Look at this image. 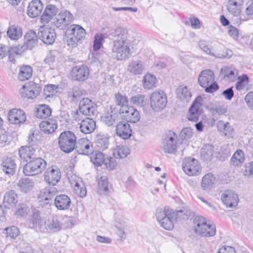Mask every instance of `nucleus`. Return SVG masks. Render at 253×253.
Masks as SVG:
<instances>
[{"label": "nucleus", "mask_w": 253, "mask_h": 253, "mask_svg": "<svg viewBox=\"0 0 253 253\" xmlns=\"http://www.w3.org/2000/svg\"><path fill=\"white\" fill-rule=\"evenodd\" d=\"M150 106L155 112L163 110L167 104V98L165 92L162 90L153 92L150 95Z\"/></svg>", "instance_id": "6e6552de"}, {"label": "nucleus", "mask_w": 253, "mask_h": 253, "mask_svg": "<svg viewBox=\"0 0 253 253\" xmlns=\"http://www.w3.org/2000/svg\"><path fill=\"white\" fill-rule=\"evenodd\" d=\"M75 149L79 154L88 155L92 152V147L86 139H81L76 144Z\"/></svg>", "instance_id": "cd10ccee"}, {"label": "nucleus", "mask_w": 253, "mask_h": 253, "mask_svg": "<svg viewBox=\"0 0 253 253\" xmlns=\"http://www.w3.org/2000/svg\"><path fill=\"white\" fill-rule=\"evenodd\" d=\"M54 204L55 207L60 211H65L69 209L71 205L70 197L65 194H60L54 198Z\"/></svg>", "instance_id": "393cba45"}, {"label": "nucleus", "mask_w": 253, "mask_h": 253, "mask_svg": "<svg viewBox=\"0 0 253 253\" xmlns=\"http://www.w3.org/2000/svg\"><path fill=\"white\" fill-rule=\"evenodd\" d=\"M221 200L223 204L229 208H234L238 205V196L232 190H226L222 193Z\"/></svg>", "instance_id": "aec40b11"}, {"label": "nucleus", "mask_w": 253, "mask_h": 253, "mask_svg": "<svg viewBox=\"0 0 253 253\" xmlns=\"http://www.w3.org/2000/svg\"><path fill=\"white\" fill-rule=\"evenodd\" d=\"M1 170L5 174L13 175L15 172V164L14 161L10 158L2 160L1 164Z\"/></svg>", "instance_id": "e433bc0d"}, {"label": "nucleus", "mask_w": 253, "mask_h": 253, "mask_svg": "<svg viewBox=\"0 0 253 253\" xmlns=\"http://www.w3.org/2000/svg\"><path fill=\"white\" fill-rule=\"evenodd\" d=\"M245 156L244 152L241 150H237L231 159V164L235 166H240L244 162Z\"/></svg>", "instance_id": "4d7b16f0"}, {"label": "nucleus", "mask_w": 253, "mask_h": 253, "mask_svg": "<svg viewBox=\"0 0 253 253\" xmlns=\"http://www.w3.org/2000/svg\"><path fill=\"white\" fill-rule=\"evenodd\" d=\"M38 37L43 43L50 45L54 42L56 35L53 29L43 26L39 28Z\"/></svg>", "instance_id": "2eb2a0df"}, {"label": "nucleus", "mask_w": 253, "mask_h": 253, "mask_svg": "<svg viewBox=\"0 0 253 253\" xmlns=\"http://www.w3.org/2000/svg\"><path fill=\"white\" fill-rule=\"evenodd\" d=\"M41 91L40 85L38 84L30 82L25 84L19 89L21 97L27 99L36 98Z\"/></svg>", "instance_id": "9b49d317"}, {"label": "nucleus", "mask_w": 253, "mask_h": 253, "mask_svg": "<svg viewBox=\"0 0 253 253\" xmlns=\"http://www.w3.org/2000/svg\"><path fill=\"white\" fill-rule=\"evenodd\" d=\"M156 78L154 75L148 73L144 76L143 85L145 89H152L156 86Z\"/></svg>", "instance_id": "3c124183"}, {"label": "nucleus", "mask_w": 253, "mask_h": 253, "mask_svg": "<svg viewBox=\"0 0 253 253\" xmlns=\"http://www.w3.org/2000/svg\"><path fill=\"white\" fill-rule=\"evenodd\" d=\"M116 131L117 135L124 139L129 138L132 135V129L129 124L124 121L117 124Z\"/></svg>", "instance_id": "4be33fe9"}, {"label": "nucleus", "mask_w": 253, "mask_h": 253, "mask_svg": "<svg viewBox=\"0 0 253 253\" xmlns=\"http://www.w3.org/2000/svg\"><path fill=\"white\" fill-rule=\"evenodd\" d=\"M73 20V15L67 10L61 11L51 21V24L60 30L65 29Z\"/></svg>", "instance_id": "1a4fd4ad"}, {"label": "nucleus", "mask_w": 253, "mask_h": 253, "mask_svg": "<svg viewBox=\"0 0 253 253\" xmlns=\"http://www.w3.org/2000/svg\"><path fill=\"white\" fill-rule=\"evenodd\" d=\"M111 35L114 38L113 42L130 41L128 38L127 30L124 27H118L111 32Z\"/></svg>", "instance_id": "c85d7f7f"}, {"label": "nucleus", "mask_w": 253, "mask_h": 253, "mask_svg": "<svg viewBox=\"0 0 253 253\" xmlns=\"http://www.w3.org/2000/svg\"><path fill=\"white\" fill-rule=\"evenodd\" d=\"M195 232L200 236L204 237L213 236L215 234L214 224L208 223L207 220L202 216H198L195 218Z\"/></svg>", "instance_id": "39448f33"}, {"label": "nucleus", "mask_w": 253, "mask_h": 253, "mask_svg": "<svg viewBox=\"0 0 253 253\" xmlns=\"http://www.w3.org/2000/svg\"><path fill=\"white\" fill-rule=\"evenodd\" d=\"M198 83L208 93H212L219 88L217 83L214 82V73L210 69L204 70L200 72L198 77Z\"/></svg>", "instance_id": "7ed1b4c3"}, {"label": "nucleus", "mask_w": 253, "mask_h": 253, "mask_svg": "<svg viewBox=\"0 0 253 253\" xmlns=\"http://www.w3.org/2000/svg\"><path fill=\"white\" fill-rule=\"evenodd\" d=\"M215 181L216 178L211 173H207L202 178L201 187L204 190H210L214 187Z\"/></svg>", "instance_id": "58836bf2"}, {"label": "nucleus", "mask_w": 253, "mask_h": 253, "mask_svg": "<svg viewBox=\"0 0 253 253\" xmlns=\"http://www.w3.org/2000/svg\"><path fill=\"white\" fill-rule=\"evenodd\" d=\"M243 4V0H229L227 5V10L234 16H238L241 14Z\"/></svg>", "instance_id": "2f4dec72"}, {"label": "nucleus", "mask_w": 253, "mask_h": 253, "mask_svg": "<svg viewBox=\"0 0 253 253\" xmlns=\"http://www.w3.org/2000/svg\"><path fill=\"white\" fill-rule=\"evenodd\" d=\"M58 190L54 186H47L40 191V197L43 200L47 201L46 204L49 203L54 197L57 194Z\"/></svg>", "instance_id": "f704fd0d"}, {"label": "nucleus", "mask_w": 253, "mask_h": 253, "mask_svg": "<svg viewBox=\"0 0 253 253\" xmlns=\"http://www.w3.org/2000/svg\"><path fill=\"white\" fill-rule=\"evenodd\" d=\"M58 12V8L54 5L49 4L46 6L41 16V22L43 24L48 23Z\"/></svg>", "instance_id": "412c9836"}, {"label": "nucleus", "mask_w": 253, "mask_h": 253, "mask_svg": "<svg viewBox=\"0 0 253 253\" xmlns=\"http://www.w3.org/2000/svg\"><path fill=\"white\" fill-rule=\"evenodd\" d=\"M45 224L46 220L42 218L40 211L33 209L30 215L29 226L37 232L44 233Z\"/></svg>", "instance_id": "9d476101"}, {"label": "nucleus", "mask_w": 253, "mask_h": 253, "mask_svg": "<svg viewBox=\"0 0 253 253\" xmlns=\"http://www.w3.org/2000/svg\"><path fill=\"white\" fill-rule=\"evenodd\" d=\"M177 136L173 131H169L164 139L163 149L165 153L173 154L177 149Z\"/></svg>", "instance_id": "ddd939ff"}, {"label": "nucleus", "mask_w": 253, "mask_h": 253, "mask_svg": "<svg viewBox=\"0 0 253 253\" xmlns=\"http://www.w3.org/2000/svg\"><path fill=\"white\" fill-rule=\"evenodd\" d=\"M26 119L24 111L21 109H13L8 113V120L13 124L24 123Z\"/></svg>", "instance_id": "a878e982"}, {"label": "nucleus", "mask_w": 253, "mask_h": 253, "mask_svg": "<svg viewBox=\"0 0 253 253\" xmlns=\"http://www.w3.org/2000/svg\"><path fill=\"white\" fill-rule=\"evenodd\" d=\"M70 183L74 186V190L76 193L80 197H84L86 194V190L85 187L79 178H77V180H75L72 182V180H70Z\"/></svg>", "instance_id": "49530a36"}, {"label": "nucleus", "mask_w": 253, "mask_h": 253, "mask_svg": "<svg viewBox=\"0 0 253 253\" xmlns=\"http://www.w3.org/2000/svg\"><path fill=\"white\" fill-rule=\"evenodd\" d=\"M118 111H115V108L111 106L103 116L102 117V121L108 126H113L118 117Z\"/></svg>", "instance_id": "c9c22d12"}, {"label": "nucleus", "mask_w": 253, "mask_h": 253, "mask_svg": "<svg viewBox=\"0 0 253 253\" xmlns=\"http://www.w3.org/2000/svg\"><path fill=\"white\" fill-rule=\"evenodd\" d=\"M57 87V86L54 84H48L45 86L43 91V95L44 99L47 101H50L51 99H53L56 96Z\"/></svg>", "instance_id": "c03bdc74"}, {"label": "nucleus", "mask_w": 253, "mask_h": 253, "mask_svg": "<svg viewBox=\"0 0 253 253\" xmlns=\"http://www.w3.org/2000/svg\"><path fill=\"white\" fill-rule=\"evenodd\" d=\"M193 134V129L191 127H187L181 130L179 136L182 139H188L192 137Z\"/></svg>", "instance_id": "774afa93"}, {"label": "nucleus", "mask_w": 253, "mask_h": 253, "mask_svg": "<svg viewBox=\"0 0 253 253\" xmlns=\"http://www.w3.org/2000/svg\"><path fill=\"white\" fill-rule=\"evenodd\" d=\"M32 146H26L22 147L19 150L20 158L24 161L27 162L29 160H32L36 157L37 149Z\"/></svg>", "instance_id": "bb28decb"}, {"label": "nucleus", "mask_w": 253, "mask_h": 253, "mask_svg": "<svg viewBox=\"0 0 253 253\" xmlns=\"http://www.w3.org/2000/svg\"><path fill=\"white\" fill-rule=\"evenodd\" d=\"M32 69L30 66H23L20 69L18 79L22 81L27 80L32 76Z\"/></svg>", "instance_id": "13d9d810"}, {"label": "nucleus", "mask_w": 253, "mask_h": 253, "mask_svg": "<svg viewBox=\"0 0 253 253\" xmlns=\"http://www.w3.org/2000/svg\"><path fill=\"white\" fill-rule=\"evenodd\" d=\"M127 70L133 75H140L144 70V66L140 60H133L129 63Z\"/></svg>", "instance_id": "ea45409f"}, {"label": "nucleus", "mask_w": 253, "mask_h": 253, "mask_svg": "<svg viewBox=\"0 0 253 253\" xmlns=\"http://www.w3.org/2000/svg\"><path fill=\"white\" fill-rule=\"evenodd\" d=\"M104 38V37L102 34H97L95 36L93 42V49L95 51L100 49Z\"/></svg>", "instance_id": "338daca9"}, {"label": "nucleus", "mask_w": 253, "mask_h": 253, "mask_svg": "<svg viewBox=\"0 0 253 253\" xmlns=\"http://www.w3.org/2000/svg\"><path fill=\"white\" fill-rule=\"evenodd\" d=\"M213 146L212 145L207 144L203 146L201 150V157L204 161L211 160L213 153Z\"/></svg>", "instance_id": "de8ad7c7"}, {"label": "nucleus", "mask_w": 253, "mask_h": 253, "mask_svg": "<svg viewBox=\"0 0 253 253\" xmlns=\"http://www.w3.org/2000/svg\"><path fill=\"white\" fill-rule=\"evenodd\" d=\"M51 110L49 107L45 104L40 105L37 108L36 116L40 119H46L50 116Z\"/></svg>", "instance_id": "5fc2aeb1"}, {"label": "nucleus", "mask_w": 253, "mask_h": 253, "mask_svg": "<svg viewBox=\"0 0 253 253\" xmlns=\"http://www.w3.org/2000/svg\"><path fill=\"white\" fill-rule=\"evenodd\" d=\"M57 127V125L56 121L53 120L43 121L40 124L41 130L47 134L52 133L54 132Z\"/></svg>", "instance_id": "79ce46f5"}, {"label": "nucleus", "mask_w": 253, "mask_h": 253, "mask_svg": "<svg viewBox=\"0 0 253 253\" xmlns=\"http://www.w3.org/2000/svg\"><path fill=\"white\" fill-rule=\"evenodd\" d=\"M43 4L40 0H33L27 7V14L31 18H35L40 15L43 9Z\"/></svg>", "instance_id": "b1692460"}, {"label": "nucleus", "mask_w": 253, "mask_h": 253, "mask_svg": "<svg viewBox=\"0 0 253 253\" xmlns=\"http://www.w3.org/2000/svg\"><path fill=\"white\" fill-rule=\"evenodd\" d=\"M95 110V104L88 98H84L80 102L79 110L77 111L75 119L80 120L78 116L80 113L84 115L93 114Z\"/></svg>", "instance_id": "4468645a"}, {"label": "nucleus", "mask_w": 253, "mask_h": 253, "mask_svg": "<svg viewBox=\"0 0 253 253\" xmlns=\"http://www.w3.org/2000/svg\"><path fill=\"white\" fill-rule=\"evenodd\" d=\"M83 94V91L78 86L70 88L68 92V97L72 102H76L79 100Z\"/></svg>", "instance_id": "8fccbe9b"}, {"label": "nucleus", "mask_w": 253, "mask_h": 253, "mask_svg": "<svg viewBox=\"0 0 253 253\" xmlns=\"http://www.w3.org/2000/svg\"><path fill=\"white\" fill-rule=\"evenodd\" d=\"M156 217L160 226L164 229L171 230L173 228V220L174 219H187L188 215L183 211L174 212L172 210L166 207L164 209L159 208L156 212Z\"/></svg>", "instance_id": "f257e3e1"}, {"label": "nucleus", "mask_w": 253, "mask_h": 253, "mask_svg": "<svg viewBox=\"0 0 253 253\" xmlns=\"http://www.w3.org/2000/svg\"><path fill=\"white\" fill-rule=\"evenodd\" d=\"M45 226L44 233L56 232L61 229L62 223L56 215H52L46 220Z\"/></svg>", "instance_id": "5701e85b"}, {"label": "nucleus", "mask_w": 253, "mask_h": 253, "mask_svg": "<svg viewBox=\"0 0 253 253\" xmlns=\"http://www.w3.org/2000/svg\"><path fill=\"white\" fill-rule=\"evenodd\" d=\"M95 143L97 147L102 150H104L108 146V138L104 135H98L97 136Z\"/></svg>", "instance_id": "bf43d9fd"}, {"label": "nucleus", "mask_w": 253, "mask_h": 253, "mask_svg": "<svg viewBox=\"0 0 253 253\" xmlns=\"http://www.w3.org/2000/svg\"><path fill=\"white\" fill-rule=\"evenodd\" d=\"M253 19V4H250L245 9L244 13L240 15V19L246 21Z\"/></svg>", "instance_id": "e2e57ef3"}, {"label": "nucleus", "mask_w": 253, "mask_h": 253, "mask_svg": "<svg viewBox=\"0 0 253 253\" xmlns=\"http://www.w3.org/2000/svg\"><path fill=\"white\" fill-rule=\"evenodd\" d=\"M17 202L18 196L15 191L9 190L5 193L3 201L5 208L10 209L14 206Z\"/></svg>", "instance_id": "72a5a7b5"}, {"label": "nucleus", "mask_w": 253, "mask_h": 253, "mask_svg": "<svg viewBox=\"0 0 253 253\" xmlns=\"http://www.w3.org/2000/svg\"><path fill=\"white\" fill-rule=\"evenodd\" d=\"M79 125L80 130L84 134L92 133L96 126L95 121L88 117L82 120Z\"/></svg>", "instance_id": "c756f323"}, {"label": "nucleus", "mask_w": 253, "mask_h": 253, "mask_svg": "<svg viewBox=\"0 0 253 253\" xmlns=\"http://www.w3.org/2000/svg\"><path fill=\"white\" fill-rule=\"evenodd\" d=\"M89 74V68L84 65L76 66L72 69V76L78 81H85L88 78Z\"/></svg>", "instance_id": "6ab92c4d"}, {"label": "nucleus", "mask_w": 253, "mask_h": 253, "mask_svg": "<svg viewBox=\"0 0 253 253\" xmlns=\"http://www.w3.org/2000/svg\"><path fill=\"white\" fill-rule=\"evenodd\" d=\"M177 98L183 102L189 101L191 97V93L187 87L183 85H180L176 91Z\"/></svg>", "instance_id": "37998d69"}, {"label": "nucleus", "mask_w": 253, "mask_h": 253, "mask_svg": "<svg viewBox=\"0 0 253 253\" xmlns=\"http://www.w3.org/2000/svg\"><path fill=\"white\" fill-rule=\"evenodd\" d=\"M42 134L38 129H32L28 137V143L31 145H36L42 140Z\"/></svg>", "instance_id": "09e8293b"}, {"label": "nucleus", "mask_w": 253, "mask_h": 253, "mask_svg": "<svg viewBox=\"0 0 253 253\" xmlns=\"http://www.w3.org/2000/svg\"><path fill=\"white\" fill-rule=\"evenodd\" d=\"M249 78L246 74H243L238 77L235 86L238 90L243 89L248 83Z\"/></svg>", "instance_id": "680f3d73"}, {"label": "nucleus", "mask_w": 253, "mask_h": 253, "mask_svg": "<svg viewBox=\"0 0 253 253\" xmlns=\"http://www.w3.org/2000/svg\"><path fill=\"white\" fill-rule=\"evenodd\" d=\"M114 227L116 228L115 232L119 238V240L123 242L126 238V234L125 231V226L120 223L115 222Z\"/></svg>", "instance_id": "052dcab7"}, {"label": "nucleus", "mask_w": 253, "mask_h": 253, "mask_svg": "<svg viewBox=\"0 0 253 253\" xmlns=\"http://www.w3.org/2000/svg\"><path fill=\"white\" fill-rule=\"evenodd\" d=\"M130 102L131 104L138 106L144 105L145 102V96L143 94H137L131 97L130 99Z\"/></svg>", "instance_id": "0e129e2a"}, {"label": "nucleus", "mask_w": 253, "mask_h": 253, "mask_svg": "<svg viewBox=\"0 0 253 253\" xmlns=\"http://www.w3.org/2000/svg\"><path fill=\"white\" fill-rule=\"evenodd\" d=\"M220 75L223 76L225 80L233 81L238 75V72L232 66H226L221 68Z\"/></svg>", "instance_id": "4c0bfd02"}, {"label": "nucleus", "mask_w": 253, "mask_h": 253, "mask_svg": "<svg viewBox=\"0 0 253 253\" xmlns=\"http://www.w3.org/2000/svg\"><path fill=\"white\" fill-rule=\"evenodd\" d=\"M38 42L36 33L33 31L27 32L24 36V44L21 46L22 50L32 49Z\"/></svg>", "instance_id": "7c9ffc66"}, {"label": "nucleus", "mask_w": 253, "mask_h": 253, "mask_svg": "<svg viewBox=\"0 0 253 253\" xmlns=\"http://www.w3.org/2000/svg\"><path fill=\"white\" fill-rule=\"evenodd\" d=\"M201 99V97H200L197 98L190 107L188 115V118L190 121L193 122H197L198 121L201 113L200 108L201 104L199 102Z\"/></svg>", "instance_id": "473e14b6"}, {"label": "nucleus", "mask_w": 253, "mask_h": 253, "mask_svg": "<svg viewBox=\"0 0 253 253\" xmlns=\"http://www.w3.org/2000/svg\"><path fill=\"white\" fill-rule=\"evenodd\" d=\"M211 42L204 40H200L198 42L199 47L206 54L219 58H229L232 54V51L228 49L223 48L222 53L212 52L210 47V44Z\"/></svg>", "instance_id": "f8f14e48"}, {"label": "nucleus", "mask_w": 253, "mask_h": 253, "mask_svg": "<svg viewBox=\"0 0 253 253\" xmlns=\"http://www.w3.org/2000/svg\"><path fill=\"white\" fill-rule=\"evenodd\" d=\"M46 166V162L44 159L40 157H35L24 166L23 173L26 175H35L43 171Z\"/></svg>", "instance_id": "0eeeda50"}, {"label": "nucleus", "mask_w": 253, "mask_h": 253, "mask_svg": "<svg viewBox=\"0 0 253 253\" xmlns=\"http://www.w3.org/2000/svg\"><path fill=\"white\" fill-rule=\"evenodd\" d=\"M61 178V172L55 166L48 168L44 173V180L49 185L54 186Z\"/></svg>", "instance_id": "f3484780"}, {"label": "nucleus", "mask_w": 253, "mask_h": 253, "mask_svg": "<svg viewBox=\"0 0 253 253\" xmlns=\"http://www.w3.org/2000/svg\"><path fill=\"white\" fill-rule=\"evenodd\" d=\"M58 143L61 150L66 153L72 152L76 145V136L70 131L62 132L58 138Z\"/></svg>", "instance_id": "423d86ee"}, {"label": "nucleus", "mask_w": 253, "mask_h": 253, "mask_svg": "<svg viewBox=\"0 0 253 253\" xmlns=\"http://www.w3.org/2000/svg\"><path fill=\"white\" fill-rule=\"evenodd\" d=\"M182 166L184 172L189 176L196 175L200 169V166L198 165L197 160L194 158L185 159Z\"/></svg>", "instance_id": "a211bd4d"}, {"label": "nucleus", "mask_w": 253, "mask_h": 253, "mask_svg": "<svg viewBox=\"0 0 253 253\" xmlns=\"http://www.w3.org/2000/svg\"><path fill=\"white\" fill-rule=\"evenodd\" d=\"M111 185L106 176H101L98 181L97 191L100 194L106 195L110 192Z\"/></svg>", "instance_id": "a19ab883"}, {"label": "nucleus", "mask_w": 253, "mask_h": 253, "mask_svg": "<svg viewBox=\"0 0 253 253\" xmlns=\"http://www.w3.org/2000/svg\"><path fill=\"white\" fill-rule=\"evenodd\" d=\"M22 34L21 29L17 26H10L7 31L8 37L13 40H17L21 37Z\"/></svg>", "instance_id": "603ef678"}, {"label": "nucleus", "mask_w": 253, "mask_h": 253, "mask_svg": "<svg viewBox=\"0 0 253 253\" xmlns=\"http://www.w3.org/2000/svg\"><path fill=\"white\" fill-rule=\"evenodd\" d=\"M86 35L85 30L80 25H71L65 32V40L69 48H75L82 44Z\"/></svg>", "instance_id": "f03ea898"}, {"label": "nucleus", "mask_w": 253, "mask_h": 253, "mask_svg": "<svg viewBox=\"0 0 253 253\" xmlns=\"http://www.w3.org/2000/svg\"><path fill=\"white\" fill-rule=\"evenodd\" d=\"M112 56L117 60L128 59L131 54L130 41L113 42Z\"/></svg>", "instance_id": "20e7f679"}, {"label": "nucleus", "mask_w": 253, "mask_h": 253, "mask_svg": "<svg viewBox=\"0 0 253 253\" xmlns=\"http://www.w3.org/2000/svg\"><path fill=\"white\" fill-rule=\"evenodd\" d=\"M17 186L22 192L28 193L32 189L34 183L29 178H24L19 180Z\"/></svg>", "instance_id": "a18cd8bd"}, {"label": "nucleus", "mask_w": 253, "mask_h": 253, "mask_svg": "<svg viewBox=\"0 0 253 253\" xmlns=\"http://www.w3.org/2000/svg\"><path fill=\"white\" fill-rule=\"evenodd\" d=\"M120 114L122 119L128 122L135 123L140 119L139 112L132 106L120 108Z\"/></svg>", "instance_id": "dca6fc26"}, {"label": "nucleus", "mask_w": 253, "mask_h": 253, "mask_svg": "<svg viewBox=\"0 0 253 253\" xmlns=\"http://www.w3.org/2000/svg\"><path fill=\"white\" fill-rule=\"evenodd\" d=\"M130 153V150L127 146L119 145L113 150V155L116 158L126 157Z\"/></svg>", "instance_id": "6e6d98bb"}, {"label": "nucleus", "mask_w": 253, "mask_h": 253, "mask_svg": "<svg viewBox=\"0 0 253 253\" xmlns=\"http://www.w3.org/2000/svg\"><path fill=\"white\" fill-rule=\"evenodd\" d=\"M116 103V104L121 106V108L123 107H128V100L127 98L124 95H122L121 93H117L115 95Z\"/></svg>", "instance_id": "69168bd1"}, {"label": "nucleus", "mask_w": 253, "mask_h": 253, "mask_svg": "<svg viewBox=\"0 0 253 253\" xmlns=\"http://www.w3.org/2000/svg\"><path fill=\"white\" fill-rule=\"evenodd\" d=\"M90 161L95 166H101L104 162V155L99 151H95L91 153Z\"/></svg>", "instance_id": "864d4df0"}]
</instances>
